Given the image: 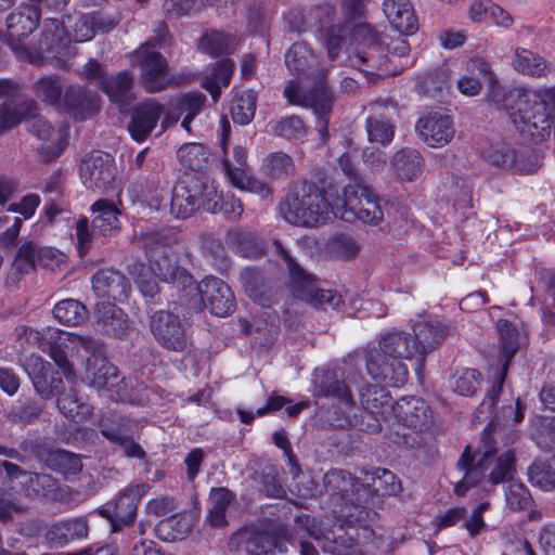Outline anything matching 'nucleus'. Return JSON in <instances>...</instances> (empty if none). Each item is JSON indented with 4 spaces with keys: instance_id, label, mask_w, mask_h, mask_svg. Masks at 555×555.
Here are the masks:
<instances>
[{
    "instance_id": "nucleus-1",
    "label": "nucleus",
    "mask_w": 555,
    "mask_h": 555,
    "mask_svg": "<svg viewBox=\"0 0 555 555\" xmlns=\"http://www.w3.org/2000/svg\"><path fill=\"white\" fill-rule=\"evenodd\" d=\"M524 406L517 398L515 406L508 404L495 412L482 434L483 452L472 454L466 447L462 453L457 467L464 472L463 478L455 483L454 492L459 496L465 495L469 488L481 482L496 486L513 480L516 472V455L513 446L518 439V433L512 426L501 423V420L512 418L518 424L524 418Z\"/></svg>"
},
{
    "instance_id": "nucleus-2",
    "label": "nucleus",
    "mask_w": 555,
    "mask_h": 555,
    "mask_svg": "<svg viewBox=\"0 0 555 555\" xmlns=\"http://www.w3.org/2000/svg\"><path fill=\"white\" fill-rule=\"evenodd\" d=\"M177 232L172 229L149 231L140 236L141 246L149 257V267L135 262L129 268V273L135 278L140 292L145 297L153 298L159 292L155 278L165 283L173 284L178 291L186 294L193 285V276L167 253V247L177 243Z\"/></svg>"
},
{
    "instance_id": "nucleus-3",
    "label": "nucleus",
    "mask_w": 555,
    "mask_h": 555,
    "mask_svg": "<svg viewBox=\"0 0 555 555\" xmlns=\"http://www.w3.org/2000/svg\"><path fill=\"white\" fill-rule=\"evenodd\" d=\"M352 35L358 42V49L351 63L357 66L366 76H385L389 74L387 68L388 57L384 48L379 44L376 33L364 23H359L351 27L349 23L333 24L323 26L320 36L327 50L328 59L336 61L343 44L348 35Z\"/></svg>"
},
{
    "instance_id": "nucleus-4",
    "label": "nucleus",
    "mask_w": 555,
    "mask_h": 555,
    "mask_svg": "<svg viewBox=\"0 0 555 555\" xmlns=\"http://www.w3.org/2000/svg\"><path fill=\"white\" fill-rule=\"evenodd\" d=\"M505 108L511 111L513 122L519 132L535 142L555 133V88L528 90L516 88L504 99Z\"/></svg>"
},
{
    "instance_id": "nucleus-5",
    "label": "nucleus",
    "mask_w": 555,
    "mask_h": 555,
    "mask_svg": "<svg viewBox=\"0 0 555 555\" xmlns=\"http://www.w3.org/2000/svg\"><path fill=\"white\" fill-rule=\"evenodd\" d=\"M416 341L409 333L388 332L382 336L378 347L365 351L366 371L378 384L399 387L408 380V367L403 359L417 356Z\"/></svg>"
},
{
    "instance_id": "nucleus-6",
    "label": "nucleus",
    "mask_w": 555,
    "mask_h": 555,
    "mask_svg": "<svg viewBox=\"0 0 555 555\" xmlns=\"http://www.w3.org/2000/svg\"><path fill=\"white\" fill-rule=\"evenodd\" d=\"M337 190L334 186L319 188L315 183L302 180L294 184L280 210L283 218L298 227H317L334 216V202Z\"/></svg>"
},
{
    "instance_id": "nucleus-7",
    "label": "nucleus",
    "mask_w": 555,
    "mask_h": 555,
    "mask_svg": "<svg viewBox=\"0 0 555 555\" xmlns=\"http://www.w3.org/2000/svg\"><path fill=\"white\" fill-rule=\"evenodd\" d=\"M219 194L207 175H186L172 190L170 211L176 218H188L199 208L217 212Z\"/></svg>"
},
{
    "instance_id": "nucleus-8",
    "label": "nucleus",
    "mask_w": 555,
    "mask_h": 555,
    "mask_svg": "<svg viewBox=\"0 0 555 555\" xmlns=\"http://www.w3.org/2000/svg\"><path fill=\"white\" fill-rule=\"evenodd\" d=\"M325 491L330 495H338L345 503L348 512L345 513L347 521L352 525H364L372 514L370 508L372 491L349 472L332 469L323 478Z\"/></svg>"
},
{
    "instance_id": "nucleus-9",
    "label": "nucleus",
    "mask_w": 555,
    "mask_h": 555,
    "mask_svg": "<svg viewBox=\"0 0 555 555\" xmlns=\"http://www.w3.org/2000/svg\"><path fill=\"white\" fill-rule=\"evenodd\" d=\"M273 245L288 270V287L293 297L323 310L339 308L343 304L340 294L321 288L317 278L301 268L281 242L274 241Z\"/></svg>"
},
{
    "instance_id": "nucleus-10",
    "label": "nucleus",
    "mask_w": 555,
    "mask_h": 555,
    "mask_svg": "<svg viewBox=\"0 0 555 555\" xmlns=\"http://www.w3.org/2000/svg\"><path fill=\"white\" fill-rule=\"evenodd\" d=\"M334 217L346 222L359 220L366 224L377 225L384 219L379 198L364 181L347 184L343 195L335 192Z\"/></svg>"
},
{
    "instance_id": "nucleus-11",
    "label": "nucleus",
    "mask_w": 555,
    "mask_h": 555,
    "mask_svg": "<svg viewBox=\"0 0 555 555\" xmlns=\"http://www.w3.org/2000/svg\"><path fill=\"white\" fill-rule=\"evenodd\" d=\"M397 424H393L390 440L393 443L413 448L418 443V433L426 429L433 420L427 402L418 397L410 396L399 399L392 408Z\"/></svg>"
},
{
    "instance_id": "nucleus-12",
    "label": "nucleus",
    "mask_w": 555,
    "mask_h": 555,
    "mask_svg": "<svg viewBox=\"0 0 555 555\" xmlns=\"http://www.w3.org/2000/svg\"><path fill=\"white\" fill-rule=\"evenodd\" d=\"M313 384L317 396L335 398L340 405L328 417L333 427L343 429L358 426L357 420L351 414L354 410V401L339 369L317 370Z\"/></svg>"
},
{
    "instance_id": "nucleus-13",
    "label": "nucleus",
    "mask_w": 555,
    "mask_h": 555,
    "mask_svg": "<svg viewBox=\"0 0 555 555\" xmlns=\"http://www.w3.org/2000/svg\"><path fill=\"white\" fill-rule=\"evenodd\" d=\"M155 33L156 36L135 53L141 67L142 85L151 93L159 92L170 83L166 60L159 52L153 50L155 47H165L169 43L168 28L164 23H159Z\"/></svg>"
},
{
    "instance_id": "nucleus-14",
    "label": "nucleus",
    "mask_w": 555,
    "mask_h": 555,
    "mask_svg": "<svg viewBox=\"0 0 555 555\" xmlns=\"http://www.w3.org/2000/svg\"><path fill=\"white\" fill-rule=\"evenodd\" d=\"M288 103L292 105L311 108L317 117L318 131L323 144L328 139V122L333 112L334 93L331 88L321 83L302 91L296 80H289L283 92Z\"/></svg>"
},
{
    "instance_id": "nucleus-15",
    "label": "nucleus",
    "mask_w": 555,
    "mask_h": 555,
    "mask_svg": "<svg viewBox=\"0 0 555 555\" xmlns=\"http://www.w3.org/2000/svg\"><path fill=\"white\" fill-rule=\"evenodd\" d=\"M92 211L98 215L89 225L87 218H81L76 223V236L78 250L82 257L93 245L102 238L114 235L119 230L118 216L120 211L107 199H99L92 205Z\"/></svg>"
},
{
    "instance_id": "nucleus-16",
    "label": "nucleus",
    "mask_w": 555,
    "mask_h": 555,
    "mask_svg": "<svg viewBox=\"0 0 555 555\" xmlns=\"http://www.w3.org/2000/svg\"><path fill=\"white\" fill-rule=\"evenodd\" d=\"M185 297H191L190 304L194 309L201 311L207 308L217 317H227L235 309V299L230 286L215 276L206 278L201 283L193 280V285L188 289Z\"/></svg>"
},
{
    "instance_id": "nucleus-17",
    "label": "nucleus",
    "mask_w": 555,
    "mask_h": 555,
    "mask_svg": "<svg viewBox=\"0 0 555 555\" xmlns=\"http://www.w3.org/2000/svg\"><path fill=\"white\" fill-rule=\"evenodd\" d=\"M190 323L170 310H156L150 315V330L157 344L175 352H184L191 346Z\"/></svg>"
},
{
    "instance_id": "nucleus-18",
    "label": "nucleus",
    "mask_w": 555,
    "mask_h": 555,
    "mask_svg": "<svg viewBox=\"0 0 555 555\" xmlns=\"http://www.w3.org/2000/svg\"><path fill=\"white\" fill-rule=\"evenodd\" d=\"M68 39L76 42H85L94 37V29L90 14L79 15L76 18L67 17L66 24L56 18H47L43 24V38L40 42L42 50L60 53V48L65 47L64 33Z\"/></svg>"
},
{
    "instance_id": "nucleus-19",
    "label": "nucleus",
    "mask_w": 555,
    "mask_h": 555,
    "mask_svg": "<svg viewBox=\"0 0 555 555\" xmlns=\"http://www.w3.org/2000/svg\"><path fill=\"white\" fill-rule=\"evenodd\" d=\"M498 328L500 333L501 353L504 359V363L496 382L492 385L491 389L488 390L485 399L477 408V416L483 420L492 413L496 400L501 395L509 362L520 347L519 332L509 321L499 320Z\"/></svg>"
},
{
    "instance_id": "nucleus-20",
    "label": "nucleus",
    "mask_w": 555,
    "mask_h": 555,
    "mask_svg": "<svg viewBox=\"0 0 555 555\" xmlns=\"http://www.w3.org/2000/svg\"><path fill=\"white\" fill-rule=\"evenodd\" d=\"M145 493V485L129 486L100 507L98 514L109 521L112 532H119L134 522L138 505Z\"/></svg>"
},
{
    "instance_id": "nucleus-21",
    "label": "nucleus",
    "mask_w": 555,
    "mask_h": 555,
    "mask_svg": "<svg viewBox=\"0 0 555 555\" xmlns=\"http://www.w3.org/2000/svg\"><path fill=\"white\" fill-rule=\"evenodd\" d=\"M234 539L249 555H269L286 553L288 544L294 543V538L285 526H275L270 532L254 528L240 530Z\"/></svg>"
},
{
    "instance_id": "nucleus-22",
    "label": "nucleus",
    "mask_w": 555,
    "mask_h": 555,
    "mask_svg": "<svg viewBox=\"0 0 555 555\" xmlns=\"http://www.w3.org/2000/svg\"><path fill=\"white\" fill-rule=\"evenodd\" d=\"M83 350L90 354L86 362V379L89 385L96 389L118 388L122 379L117 367L108 361L104 344L95 338L85 340Z\"/></svg>"
},
{
    "instance_id": "nucleus-23",
    "label": "nucleus",
    "mask_w": 555,
    "mask_h": 555,
    "mask_svg": "<svg viewBox=\"0 0 555 555\" xmlns=\"http://www.w3.org/2000/svg\"><path fill=\"white\" fill-rule=\"evenodd\" d=\"M43 343L39 349L50 356L67 379L75 377L73 363L68 360V351L74 347L83 349L85 340L93 337L80 336L52 326L43 327Z\"/></svg>"
},
{
    "instance_id": "nucleus-24",
    "label": "nucleus",
    "mask_w": 555,
    "mask_h": 555,
    "mask_svg": "<svg viewBox=\"0 0 555 555\" xmlns=\"http://www.w3.org/2000/svg\"><path fill=\"white\" fill-rule=\"evenodd\" d=\"M117 172L114 157L102 151H93L80 165V177L85 186L99 192L115 189Z\"/></svg>"
},
{
    "instance_id": "nucleus-25",
    "label": "nucleus",
    "mask_w": 555,
    "mask_h": 555,
    "mask_svg": "<svg viewBox=\"0 0 555 555\" xmlns=\"http://www.w3.org/2000/svg\"><path fill=\"white\" fill-rule=\"evenodd\" d=\"M371 115L366 119V131L371 142L389 144L395 134L393 118L398 116L397 103L390 99L377 100L370 104Z\"/></svg>"
},
{
    "instance_id": "nucleus-26",
    "label": "nucleus",
    "mask_w": 555,
    "mask_h": 555,
    "mask_svg": "<svg viewBox=\"0 0 555 555\" xmlns=\"http://www.w3.org/2000/svg\"><path fill=\"white\" fill-rule=\"evenodd\" d=\"M415 131L420 140L430 147L444 146L455 133L452 117L441 109L429 112L418 118Z\"/></svg>"
},
{
    "instance_id": "nucleus-27",
    "label": "nucleus",
    "mask_w": 555,
    "mask_h": 555,
    "mask_svg": "<svg viewBox=\"0 0 555 555\" xmlns=\"http://www.w3.org/2000/svg\"><path fill=\"white\" fill-rule=\"evenodd\" d=\"M39 20L40 11L36 7H21L8 16L7 31H0V40L7 42L13 51H22L23 40L38 27Z\"/></svg>"
},
{
    "instance_id": "nucleus-28",
    "label": "nucleus",
    "mask_w": 555,
    "mask_h": 555,
    "mask_svg": "<svg viewBox=\"0 0 555 555\" xmlns=\"http://www.w3.org/2000/svg\"><path fill=\"white\" fill-rule=\"evenodd\" d=\"M285 64L288 70L298 78H310L314 86L326 82V72L320 67L319 59L305 42L294 43L285 54Z\"/></svg>"
},
{
    "instance_id": "nucleus-29",
    "label": "nucleus",
    "mask_w": 555,
    "mask_h": 555,
    "mask_svg": "<svg viewBox=\"0 0 555 555\" xmlns=\"http://www.w3.org/2000/svg\"><path fill=\"white\" fill-rule=\"evenodd\" d=\"M379 385H366L360 390V401L363 410L370 414L366 425L361 424L363 430L378 433L382 428L377 416L387 418L392 412L391 397L385 387ZM386 386L385 384H383Z\"/></svg>"
},
{
    "instance_id": "nucleus-30",
    "label": "nucleus",
    "mask_w": 555,
    "mask_h": 555,
    "mask_svg": "<svg viewBox=\"0 0 555 555\" xmlns=\"http://www.w3.org/2000/svg\"><path fill=\"white\" fill-rule=\"evenodd\" d=\"M451 332L449 324L438 320L420 321L413 325L412 336L417 346V371L422 370L426 356L439 348Z\"/></svg>"
},
{
    "instance_id": "nucleus-31",
    "label": "nucleus",
    "mask_w": 555,
    "mask_h": 555,
    "mask_svg": "<svg viewBox=\"0 0 555 555\" xmlns=\"http://www.w3.org/2000/svg\"><path fill=\"white\" fill-rule=\"evenodd\" d=\"M24 369L33 380L36 391L43 398L49 399L60 393L63 380L52 373L51 364L38 354H30L24 361Z\"/></svg>"
},
{
    "instance_id": "nucleus-32",
    "label": "nucleus",
    "mask_w": 555,
    "mask_h": 555,
    "mask_svg": "<svg viewBox=\"0 0 555 555\" xmlns=\"http://www.w3.org/2000/svg\"><path fill=\"white\" fill-rule=\"evenodd\" d=\"M31 452L39 462L53 472L76 475L82 469L79 455L64 449H55L47 443H36Z\"/></svg>"
},
{
    "instance_id": "nucleus-33",
    "label": "nucleus",
    "mask_w": 555,
    "mask_h": 555,
    "mask_svg": "<svg viewBox=\"0 0 555 555\" xmlns=\"http://www.w3.org/2000/svg\"><path fill=\"white\" fill-rule=\"evenodd\" d=\"M61 106L77 120L91 118L100 109L98 95L80 86H72L65 90Z\"/></svg>"
},
{
    "instance_id": "nucleus-34",
    "label": "nucleus",
    "mask_w": 555,
    "mask_h": 555,
    "mask_svg": "<svg viewBox=\"0 0 555 555\" xmlns=\"http://www.w3.org/2000/svg\"><path fill=\"white\" fill-rule=\"evenodd\" d=\"M164 112V106L155 100H146L138 104L132 109L128 125L132 139L138 142L144 141L154 130Z\"/></svg>"
},
{
    "instance_id": "nucleus-35",
    "label": "nucleus",
    "mask_w": 555,
    "mask_h": 555,
    "mask_svg": "<svg viewBox=\"0 0 555 555\" xmlns=\"http://www.w3.org/2000/svg\"><path fill=\"white\" fill-rule=\"evenodd\" d=\"M92 287L99 297L118 302L128 298L131 288L128 279L114 269L98 271L92 278Z\"/></svg>"
},
{
    "instance_id": "nucleus-36",
    "label": "nucleus",
    "mask_w": 555,
    "mask_h": 555,
    "mask_svg": "<svg viewBox=\"0 0 555 555\" xmlns=\"http://www.w3.org/2000/svg\"><path fill=\"white\" fill-rule=\"evenodd\" d=\"M205 100L206 96L203 93L191 92L182 94L181 96L171 101V109L163 120L164 128L166 129L167 127L175 125L180 119V117L184 115L181 126L190 132V125L195 116H197L201 112Z\"/></svg>"
},
{
    "instance_id": "nucleus-37",
    "label": "nucleus",
    "mask_w": 555,
    "mask_h": 555,
    "mask_svg": "<svg viewBox=\"0 0 555 555\" xmlns=\"http://www.w3.org/2000/svg\"><path fill=\"white\" fill-rule=\"evenodd\" d=\"M94 318L100 331L107 336L122 337L129 331L128 315L111 302L98 304Z\"/></svg>"
},
{
    "instance_id": "nucleus-38",
    "label": "nucleus",
    "mask_w": 555,
    "mask_h": 555,
    "mask_svg": "<svg viewBox=\"0 0 555 555\" xmlns=\"http://www.w3.org/2000/svg\"><path fill=\"white\" fill-rule=\"evenodd\" d=\"M383 11L397 31L403 35H412L417 30V18L409 0H385Z\"/></svg>"
},
{
    "instance_id": "nucleus-39",
    "label": "nucleus",
    "mask_w": 555,
    "mask_h": 555,
    "mask_svg": "<svg viewBox=\"0 0 555 555\" xmlns=\"http://www.w3.org/2000/svg\"><path fill=\"white\" fill-rule=\"evenodd\" d=\"M33 111H37L34 100L12 98L0 105V135L14 128Z\"/></svg>"
},
{
    "instance_id": "nucleus-40",
    "label": "nucleus",
    "mask_w": 555,
    "mask_h": 555,
    "mask_svg": "<svg viewBox=\"0 0 555 555\" xmlns=\"http://www.w3.org/2000/svg\"><path fill=\"white\" fill-rule=\"evenodd\" d=\"M390 165L400 180L413 181L423 172L424 159L417 150L403 147L393 155Z\"/></svg>"
},
{
    "instance_id": "nucleus-41",
    "label": "nucleus",
    "mask_w": 555,
    "mask_h": 555,
    "mask_svg": "<svg viewBox=\"0 0 555 555\" xmlns=\"http://www.w3.org/2000/svg\"><path fill=\"white\" fill-rule=\"evenodd\" d=\"M89 526L85 518H72L54 524L47 532V539L60 546L88 537Z\"/></svg>"
},
{
    "instance_id": "nucleus-42",
    "label": "nucleus",
    "mask_w": 555,
    "mask_h": 555,
    "mask_svg": "<svg viewBox=\"0 0 555 555\" xmlns=\"http://www.w3.org/2000/svg\"><path fill=\"white\" fill-rule=\"evenodd\" d=\"M135 427L134 421L117 414L104 415L99 423L100 433L114 444L125 437L134 435Z\"/></svg>"
},
{
    "instance_id": "nucleus-43",
    "label": "nucleus",
    "mask_w": 555,
    "mask_h": 555,
    "mask_svg": "<svg viewBox=\"0 0 555 555\" xmlns=\"http://www.w3.org/2000/svg\"><path fill=\"white\" fill-rule=\"evenodd\" d=\"M263 175L271 180H286L295 175L296 166L293 158L282 152H273L262 159Z\"/></svg>"
},
{
    "instance_id": "nucleus-44",
    "label": "nucleus",
    "mask_w": 555,
    "mask_h": 555,
    "mask_svg": "<svg viewBox=\"0 0 555 555\" xmlns=\"http://www.w3.org/2000/svg\"><path fill=\"white\" fill-rule=\"evenodd\" d=\"M512 64L518 73L533 77L544 76L550 67V63L541 55L525 48L515 49Z\"/></svg>"
},
{
    "instance_id": "nucleus-45",
    "label": "nucleus",
    "mask_w": 555,
    "mask_h": 555,
    "mask_svg": "<svg viewBox=\"0 0 555 555\" xmlns=\"http://www.w3.org/2000/svg\"><path fill=\"white\" fill-rule=\"evenodd\" d=\"M101 89L111 101L126 104L132 99V76L128 72H120L102 78Z\"/></svg>"
},
{
    "instance_id": "nucleus-46",
    "label": "nucleus",
    "mask_w": 555,
    "mask_h": 555,
    "mask_svg": "<svg viewBox=\"0 0 555 555\" xmlns=\"http://www.w3.org/2000/svg\"><path fill=\"white\" fill-rule=\"evenodd\" d=\"M235 501V494L227 488H214L209 495L210 508L207 520L216 528L227 525L225 514L229 506Z\"/></svg>"
},
{
    "instance_id": "nucleus-47",
    "label": "nucleus",
    "mask_w": 555,
    "mask_h": 555,
    "mask_svg": "<svg viewBox=\"0 0 555 555\" xmlns=\"http://www.w3.org/2000/svg\"><path fill=\"white\" fill-rule=\"evenodd\" d=\"M23 485L26 487L27 496H41L53 501L60 499L57 480L50 474L30 472L28 479L23 481Z\"/></svg>"
},
{
    "instance_id": "nucleus-48",
    "label": "nucleus",
    "mask_w": 555,
    "mask_h": 555,
    "mask_svg": "<svg viewBox=\"0 0 555 555\" xmlns=\"http://www.w3.org/2000/svg\"><path fill=\"white\" fill-rule=\"evenodd\" d=\"M209 155L208 150L201 143H186L177 151L182 166L194 171L193 175H206Z\"/></svg>"
},
{
    "instance_id": "nucleus-49",
    "label": "nucleus",
    "mask_w": 555,
    "mask_h": 555,
    "mask_svg": "<svg viewBox=\"0 0 555 555\" xmlns=\"http://www.w3.org/2000/svg\"><path fill=\"white\" fill-rule=\"evenodd\" d=\"M54 318L66 326H78L83 324L88 319V310L86 306L76 299H63L53 308Z\"/></svg>"
},
{
    "instance_id": "nucleus-50",
    "label": "nucleus",
    "mask_w": 555,
    "mask_h": 555,
    "mask_svg": "<svg viewBox=\"0 0 555 555\" xmlns=\"http://www.w3.org/2000/svg\"><path fill=\"white\" fill-rule=\"evenodd\" d=\"M268 128L272 134L286 140H302L308 133V127L298 115L271 120Z\"/></svg>"
},
{
    "instance_id": "nucleus-51",
    "label": "nucleus",
    "mask_w": 555,
    "mask_h": 555,
    "mask_svg": "<svg viewBox=\"0 0 555 555\" xmlns=\"http://www.w3.org/2000/svg\"><path fill=\"white\" fill-rule=\"evenodd\" d=\"M371 482L364 483L372 491V501L375 496L396 495L401 490L400 481L397 476L386 468H376L371 474ZM373 502H371L372 504Z\"/></svg>"
},
{
    "instance_id": "nucleus-52",
    "label": "nucleus",
    "mask_w": 555,
    "mask_h": 555,
    "mask_svg": "<svg viewBox=\"0 0 555 555\" xmlns=\"http://www.w3.org/2000/svg\"><path fill=\"white\" fill-rule=\"evenodd\" d=\"M57 406L60 412L68 420L80 423L91 414L90 406L80 401L76 390L70 389L59 395Z\"/></svg>"
},
{
    "instance_id": "nucleus-53",
    "label": "nucleus",
    "mask_w": 555,
    "mask_h": 555,
    "mask_svg": "<svg viewBox=\"0 0 555 555\" xmlns=\"http://www.w3.org/2000/svg\"><path fill=\"white\" fill-rule=\"evenodd\" d=\"M257 94L253 90L238 93L231 106L232 119L235 124L248 125L255 117Z\"/></svg>"
},
{
    "instance_id": "nucleus-54",
    "label": "nucleus",
    "mask_w": 555,
    "mask_h": 555,
    "mask_svg": "<svg viewBox=\"0 0 555 555\" xmlns=\"http://www.w3.org/2000/svg\"><path fill=\"white\" fill-rule=\"evenodd\" d=\"M529 481L544 491L555 489V456L547 462L537 461L528 468Z\"/></svg>"
},
{
    "instance_id": "nucleus-55",
    "label": "nucleus",
    "mask_w": 555,
    "mask_h": 555,
    "mask_svg": "<svg viewBox=\"0 0 555 555\" xmlns=\"http://www.w3.org/2000/svg\"><path fill=\"white\" fill-rule=\"evenodd\" d=\"M40 246L31 241H24L17 249L13 261V269L18 274H27L38 266L37 258H39Z\"/></svg>"
},
{
    "instance_id": "nucleus-56",
    "label": "nucleus",
    "mask_w": 555,
    "mask_h": 555,
    "mask_svg": "<svg viewBox=\"0 0 555 555\" xmlns=\"http://www.w3.org/2000/svg\"><path fill=\"white\" fill-rule=\"evenodd\" d=\"M35 95L52 106H61L63 88L59 77L46 76L36 81L34 86Z\"/></svg>"
},
{
    "instance_id": "nucleus-57",
    "label": "nucleus",
    "mask_w": 555,
    "mask_h": 555,
    "mask_svg": "<svg viewBox=\"0 0 555 555\" xmlns=\"http://www.w3.org/2000/svg\"><path fill=\"white\" fill-rule=\"evenodd\" d=\"M233 69L234 63L229 59H223L216 64L211 77L206 78L204 87L209 91L215 101L220 94L221 87H227L230 83Z\"/></svg>"
},
{
    "instance_id": "nucleus-58",
    "label": "nucleus",
    "mask_w": 555,
    "mask_h": 555,
    "mask_svg": "<svg viewBox=\"0 0 555 555\" xmlns=\"http://www.w3.org/2000/svg\"><path fill=\"white\" fill-rule=\"evenodd\" d=\"M202 52L211 56H219L231 52V38L218 30L205 33L198 42Z\"/></svg>"
},
{
    "instance_id": "nucleus-59",
    "label": "nucleus",
    "mask_w": 555,
    "mask_h": 555,
    "mask_svg": "<svg viewBox=\"0 0 555 555\" xmlns=\"http://www.w3.org/2000/svg\"><path fill=\"white\" fill-rule=\"evenodd\" d=\"M450 74L444 67L428 72L420 78L418 86L431 96L442 93L449 88Z\"/></svg>"
},
{
    "instance_id": "nucleus-60",
    "label": "nucleus",
    "mask_w": 555,
    "mask_h": 555,
    "mask_svg": "<svg viewBox=\"0 0 555 555\" xmlns=\"http://www.w3.org/2000/svg\"><path fill=\"white\" fill-rule=\"evenodd\" d=\"M42 412V406L35 400L12 406L7 413L5 418L15 425L25 426L33 423Z\"/></svg>"
},
{
    "instance_id": "nucleus-61",
    "label": "nucleus",
    "mask_w": 555,
    "mask_h": 555,
    "mask_svg": "<svg viewBox=\"0 0 555 555\" xmlns=\"http://www.w3.org/2000/svg\"><path fill=\"white\" fill-rule=\"evenodd\" d=\"M505 501L507 507L513 512L525 511L532 505V496L527 487L513 480L509 481L505 491Z\"/></svg>"
},
{
    "instance_id": "nucleus-62",
    "label": "nucleus",
    "mask_w": 555,
    "mask_h": 555,
    "mask_svg": "<svg viewBox=\"0 0 555 555\" xmlns=\"http://www.w3.org/2000/svg\"><path fill=\"white\" fill-rule=\"evenodd\" d=\"M22 225L21 217L5 210L0 215V248H9L16 243Z\"/></svg>"
},
{
    "instance_id": "nucleus-63",
    "label": "nucleus",
    "mask_w": 555,
    "mask_h": 555,
    "mask_svg": "<svg viewBox=\"0 0 555 555\" xmlns=\"http://www.w3.org/2000/svg\"><path fill=\"white\" fill-rule=\"evenodd\" d=\"M227 244L244 257H250L257 251L256 237L253 233L233 229L227 233Z\"/></svg>"
},
{
    "instance_id": "nucleus-64",
    "label": "nucleus",
    "mask_w": 555,
    "mask_h": 555,
    "mask_svg": "<svg viewBox=\"0 0 555 555\" xmlns=\"http://www.w3.org/2000/svg\"><path fill=\"white\" fill-rule=\"evenodd\" d=\"M240 282L246 294L257 304L266 306L269 298L260 289L261 274L257 269L245 268L240 273Z\"/></svg>"
}]
</instances>
